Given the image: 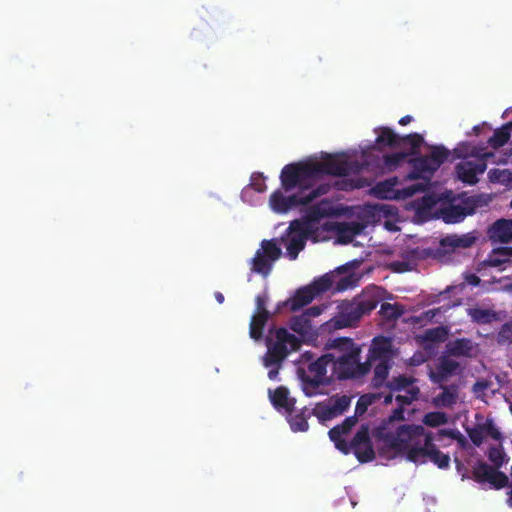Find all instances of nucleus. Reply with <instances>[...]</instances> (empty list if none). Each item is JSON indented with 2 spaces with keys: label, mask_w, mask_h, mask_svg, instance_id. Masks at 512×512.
Returning a JSON list of instances; mask_svg holds the SVG:
<instances>
[{
  "label": "nucleus",
  "mask_w": 512,
  "mask_h": 512,
  "mask_svg": "<svg viewBox=\"0 0 512 512\" xmlns=\"http://www.w3.org/2000/svg\"><path fill=\"white\" fill-rule=\"evenodd\" d=\"M359 187L358 185H354L352 182L350 183H345V186H343L341 189H344V190H352L354 188H357Z\"/></svg>",
  "instance_id": "nucleus-50"
},
{
  "label": "nucleus",
  "mask_w": 512,
  "mask_h": 512,
  "mask_svg": "<svg viewBox=\"0 0 512 512\" xmlns=\"http://www.w3.org/2000/svg\"><path fill=\"white\" fill-rule=\"evenodd\" d=\"M487 434H489L492 438L495 439H498L500 436L499 431L496 428L492 427L491 425H489L487 429Z\"/></svg>",
  "instance_id": "nucleus-46"
},
{
  "label": "nucleus",
  "mask_w": 512,
  "mask_h": 512,
  "mask_svg": "<svg viewBox=\"0 0 512 512\" xmlns=\"http://www.w3.org/2000/svg\"><path fill=\"white\" fill-rule=\"evenodd\" d=\"M456 369L457 363L452 359H446L441 362L436 371L431 372V378L434 382H440L447 374L454 372Z\"/></svg>",
  "instance_id": "nucleus-30"
},
{
  "label": "nucleus",
  "mask_w": 512,
  "mask_h": 512,
  "mask_svg": "<svg viewBox=\"0 0 512 512\" xmlns=\"http://www.w3.org/2000/svg\"><path fill=\"white\" fill-rule=\"evenodd\" d=\"M440 435H448L450 437H453V432L442 430V431H440Z\"/></svg>",
  "instance_id": "nucleus-54"
},
{
  "label": "nucleus",
  "mask_w": 512,
  "mask_h": 512,
  "mask_svg": "<svg viewBox=\"0 0 512 512\" xmlns=\"http://www.w3.org/2000/svg\"><path fill=\"white\" fill-rule=\"evenodd\" d=\"M446 330L442 327H437L435 329H432V330H427L425 332L424 335L420 336V340L422 342H426V341H431V342H436V341H442L445 339L446 337Z\"/></svg>",
  "instance_id": "nucleus-37"
},
{
  "label": "nucleus",
  "mask_w": 512,
  "mask_h": 512,
  "mask_svg": "<svg viewBox=\"0 0 512 512\" xmlns=\"http://www.w3.org/2000/svg\"><path fill=\"white\" fill-rule=\"evenodd\" d=\"M383 224L389 225V224H393V223L389 220H386Z\"/></svg>",
  "instance_id": "nucleus-60"
},
{
  "label": "nucleus",
  "mask_w": 512,
  "mask_h": 512,
  "mask_svg": "<svg viewBox=\"0 0 512 512\" xmlns=\"http://www.w3.org/2000/svg\"><path fill=\"white\" fill-rule=\"evenodd\" d=\"M355 422V419L348 418L341 426H337L329 432L330 439L335 443L336 447L344 453H348L349 448L342 438L355 425Z\"/></svg>",
  "instance_id": "nucleus-22"
},
{
  "label": "nucleus",
  "mask_w": 512,
  "mask_h": 512,
  "mask_svg": "<svg viewBox=\"0 0 512 512\" xmlns=\"http://www.w3.org/2000/svg\"><path fill=\"white\" fill-rule=\"evenodd\" d=\"M325 224H348L347 222H326ZM349 224H353V225H356V224H360L359 222H350Z\"/></svg>",
  "instance_id": "nucleus-53"
},
{
  "label": "nucleus",
  "mask_w": 512,
  "mask_h": 512,
  "mask_svg": "<svg viewBox=\"0 0 512 512\" xmlns=\"http://www.w3.org/2000/svg\"><path fill=\"white\" fill-rule=\"evenodd\" d=\"M488 176L491 182L508 183L512 180V172L509 170L492 169Z\"/></svg>",
  "instance_id": "nucleus-38"
},
{
  "label": "nucleus",
  "mask_w": 512,
  "mask_h": 512,
  "mask_svg": "<svg viewBox=\"0 0 512 512\" xmlns=\"http://www.w3.org/2000/svg\"><path fill=\"white\" fill-rule=\"evenodd\" d=\"M492 224H512V219L500 218L495 220Z\"/></svg>",
  "instance_id": "nucleus-49"
},
{
  "label": "nucleus",
  "mask_w": 512,
  "mask_h": 512,
  "mask_svg": "<svg viewBox=\"0 0 512 512\" xmlns=\"http://www.w3.org/2000/svg\"><path fill=\"white\" fill-rule=\"evenodd\" d=\"M388 228H390V230H397V226H393V225H390V226H387Z\"/></svg>",
  "instance_id": "nucleus-58"
},
{
  "label": "nucleus",
  "mask_w": 512,
  "mask_h": 512,
  "mask_svg": "<svg viewBox=\"0 0 512 512\" xmlns=\"http://www.w3.org/2000/svg\"><path fill=\"white\" fill-rule=\"evenodd\" d=\"M478 207V200L475 197L462 199L453 198L443 200L439 209L435 211V219H442L446 224H456L473 215Z\"/></svg>",
  "instance_id": "nucleus-11"
},
{
  "label": "nucleus",
  "mask_w": 512,
  "mask_h": 512,
  "mask_svg": "<svg viewBox=\"0 0 512 512\" xmlns=\"http://www.w3.org/2000/svg\"><path fill=\"white\" fill-rule=\"evenodd\" d=\"M381 185L385 186V185H392V184L389 181H387V182L382 183Z\"/></svg>",
  "instance_id": "nucleus-59"
},
{
  "label": "nucleus",
  "mask_w": 512,
  "mask_h": 512,
  "mask_svg": "<svg viewBox=\"0 0 512 512\" xmlns=\"http://www.w3.org/2000/svg\"><path fill=\"white\" fill-rule=\"evenodd\" d=\"M466 281H467V283H468V284H470V285H477V284H478V282H479V279H478V277H476V276H474V275H471V276H468V277L466 278Z\"/></svg>",
  "instance_id": "nucleus-48"
},
{
  "label": "nucleus",
  "mask_w": 512,
  "mask_h": 512,
  "mask_svg": "<svg viewBox=\"0 0 512 512\" xmlns=\"http://www.w3.org/2000/svg\"><path fill=\"white\" fill-rule=\"evenodd\" d=\"M375 132L377 133L375 140L377 149L382 150L385 147L398 148L401 146V136L391 128L383 126L375 129Z\"/></svg>",
  "instance_id": "nucleus-20"
},
{
  "label": "nucleus",
  "mask_w": 512,
  "mask_h": 512,
  "mask_svg": "<svg viewBox=\"0 0 512 512\" xmlns=\"http://www.w3.org/2000/svg\"><path fill=\"white\" fill-rule=\"evenodd\" d=\"M391 389L395 393V399L399 404L410 403L419 393L418 387L412 381L402 377L394 380Z\"/></svg>",
  "instance_id": "nucleus-16"
},
{
  "label": "nucleus",
  "mask_w": 512,
  "mask_h": 512,
  "mask_svg": "<svg viewBox=\"0 0 512 512\" xmlns=\"http://www.w3.org/2000/svg\"><path fill=\"white\" fill-rule=\"evenodd\" d=\"M480 389H484V385L482 383H478L475 385V391H479Z\"/></svg>",
  "instance_id": "nucleus-57"
},
{
  "label": "nucleus",
  "mask_w": 512,
  "mask_h": 512,
  "mask_svg": "<svg viewBox=\"0 0 512 512\" xmlns=\"http://www.w3.org/2000/svg\"><path fill=\"white\" fill-rule=\"evenodd\" d=\"M424 423L431 427H437L443 425L447 422V417L444 413L441 412H432L428 413L424 417Z\"/></svg>",
  "instance_id": "nucleus-40"
},
{
  "label": "nucleus",
  "mask_w": 512,
  "mask_h": 512,
  "mask_svg": "<svg viewBox=\"0 0 512 512\" xmlns=\"http://www.w3.org/2000/svg\"><path fill=\"white\" fill-rule=\"evenodd\" d=\"M280 182L285 192L312 188L317 182L312 161H299L285 165L280 173Z\"/></svg>",
  "instance_id": "nucleus-7"
},
{
  "label": "nucleus",
  "mask_w": 512,
  "mask_h": 512,
  "mask_svg": "<svg viewBox=\"0 0 512 512\" xmlns=\"http://www.w3.org/2000/svg\"><path fill=\"white\" fill-rule=\"evenodd\" d=\"M376 396L373 394H366L359 398L357 405H356V413L357 414H363L367 407L373 403Z\"/></svg>",
  "instance_id": "nucleus-42"
},
{
  "label": "nucleus",
  "mask_w": 512,
  "mask_h": 512,
  "mask_svg": "<svg viewBox=\"0 0 512 512\" xmlns=\"http://www.w3.org/2000/svg\"><path fill=\"white\" fill-rule=\"evenodd\" d=\"M408 163L412 166L413 169L405 176V179H423L424 182L415 183L403 187L402 189L396 190L395 194L397 198L407 199L414 196L417 193L426 191L430 185L431 176L437 171L436 169H434V166L429 161L427 155L409 158Z\"/></svg>",
  "instance_id": "nucleus-8"
},
{
  "label": "nucleus",
  "mask_w": 512,
  "mask_h": 512,
  "mask_svg": "<svg viewBox=\"0 0 512 512\" xmlns=\"http://www.w3.org/2000/svg\"><path fill=\"white\" fill-rule=\"evenodd\" d=\"M329 190V184H320L306 196L300 197L296 194L285 196L282 188L277 189L269 197V207L277 214H286L293 208L312 202L315 198L328 193Z\"/></svg>",
  "instance_id": "nucleus-10"
},
{
  "label": "nucleus",
  "mask_w": 512,
  "mask_h": 512,
  "mask_svg": "<svg viewBox=\"0 0 512 512\" xmlns=\"http://www.w3.org/2000/svg\"><path fill=\"white\" fill-rule=\"evenodd\" d=\"M265 300L261 297L257 298V312L253 316L250 324V335L254 339H258L261 336L262 328L267 320V312L264 308Z\"/></svg>",
  "instance_id": "nucleus-21"
},
{
  "label": "nucleus",
  "mask_w": 512,
  "mask_h": 512,
  "mask_svg": "<svg viewBox=\"0 0 512 512\" xmlns=\"http://www.w3.org/2000/svg\"><path fill=\"white\" fill-rule=\"evenodd\" d=\"M409 154L407 152H395L385 154L383 156V163L388 171H394L400 167L404 162H408Z\"/></svg>",
  "instance_id": "nucleus-28"
},
{
  "label": "nucleus",
  "mask_w": 512,
  "mask_h": 512,
  "mask_svg": "<svg viewBox=\"0 0 512 512\" xmlns=\"http://www.w3.org/2000/svg\"><path fill=\"white\" fill-rule=\"evenodd\" d=\"M473 131L476 135L480 134L481 127L479 125L473 127Z\"/></svg>",
  "instance_id": "nucleus-56"
},
{
  "label": "nucleus",
  "mask_w": 512,
  "mask_h": 512,
  "mask_svg": "<svg viewBox=\"0 0 512 512\" xmlns=\"http://www.w3.org/2000/svg\"><path fill=\"white\" fill-rule=\"evenodd\" d=\"M511 207H512V199H511V203H510Z\"/></svg>",
  "instance_id": "nucleus-62"
},
{
  "label": "nucleus",
  "mask_w": 512,
  "mask_h": 512,
  "mask_svg": "<svg viewBox=\"0 0 512 512\" xmlns=\"http://www.w3.org/2000/svg\"><path fill=\"white\" fill-rule=\"evenodd\" d=\"M363 228L364 226H289L280 239V244L286 248L288 256L295 259L308 237L314 242L334 239L338 244L363 245L367 239Z\"/></svg>",
  "instance_id": "nucleus-3"
},
{
  "label": "nucleus",
  "mask_w": 512,
  "mask_h": 512,
  "mask_svg": "<svg viewBox=\"0 0 512 512\" xmlns=\"http://www.w3.org/2000/svg\"><path fill=\"white\" fill-rule=\"evenodd\" d=\"M299 347L298 339L280 328L271 333L268 339V351L263 358V364L269 368L268 377L276 379L281 361L285 356Z\"/></svg>",
  "instance_id": "nucleus-6"
},
{
  "label": "nucleus",
  "mask_w": 512,
  "mask_h": 512,
  "mask_svg": "<svg viewBox=\"0 0 512 512\" xmlns=\"http://www.w3.org/2000/svg\"><path fill=\"white\" fill-rule=\"evenodd\" d=\"M334 351L301 368L299 376L304 393L314 396L332 376L340 379L361 377L368 373L370 363H360L361 349L349 339L334 342Z\"/></svg>",
  "instance_id": "nucleus-1"
},
{
  "label": "nucleus",
  "mask_w": 512,
  "mask_h": 512,
  "mask_svg": "<svg viewBox=\"0 0 512 512\" xmlns=\"http://www.w3.org/2000/svg\"><path fill=\"white\" fill-rule=\"evenodd\" d=\"M487 169V163L482 158L463 160L455 166L457 178L465 184L475 185L478 182V175Z\"/></svg>",
  "instance_id": "nucleus-14"
},
{
  "label": "nucleus",
  "mask_w": 512,
  "mask_h": 512,
  "mask_svg": "<svg viewBox=\"0 0 512 512\" xmlns=\"http://www.w3.org/2000/svg\"><path fill=\"white\" fill-rule=\"evenodd\" d=\"M335 215H338L337 208L331 201L324 199L314 205L308 206L303 216V220L294 219L288 224H313L324 218H329Z\"/></svg>",
  "instance_id": "nucleus-13"
},
{
  "label": "nucleus",
  "mask_w": 512,
  "mask_h": 512,
  "mask_svg": "<svg viewBox=\"0 0 512 512\" xmlns=\"http://www.w3.org/2000/svg\"><path fill=\"white\" fill-rule=\"evenodd\" d=\"M291 429L295 432H303L308 429L306 419L301 415H295L289 418Z\"/></svg>",
  "instance_id": "nucleus-41"
},
{
  "label": "nucleus",
  "mask_w": 512,
  "mask_h": 512,
  "mask_svg": "<svg viewBox=\"0 0 512 512\" xmlns=\"http://www.w3.org/2000/svg\"><path fill=\"white\" fill-rule=\"evenodd\" d=\"M394 355V348L389 339L375 338L370 348L368 361L373 363L375 361H387Z\"/></svg>",
  "instance_id": "nucleus-19"
},
{
  "label": "nucleus",
  "mask_w": 512,
  "mask_h": 512,
  "mask_svg": "<svg viewBox=\"0 0 512 512\" xmlns=\"http://www.w3.org/2000/svg\"><path fill=\"white\" fill-rule=\"evenodd\" d=\"M502 262H503L502 260H496V259H493V258H490V259H489V263H490V265H492V266H497V265H499V264H500V263H502Z\"/></svg>",
  "instance_id": "nucleus-51"
},
{
  "label": "nucleus",
  "mask_w": 512,
  "mask_h": 512,
  "mask_svg": "<svg viewBox=\"0 0 512 512\" xmlns=\"http://www.w3.org/2000/svg\"><path fill=\"white\" fill-rule=\"evenodd\" d=\"M349 405V397H333L324 403L318 404L314 409V413L321 421H326L338 415H341L348 408Z\"/></svg>",
  "instance_id": "nucleus-15"
},
{
  "label": "nucleus",
  "mask_w": 512,
  "mask_h": 512,
  "mask_svg": "<svg viewBox=\"0 0 512 512\" xmlns=\"http://www.w3.org/2000/svg\"><path fill=\"white\" fill-rule=\"evenodd\" d=\"M352 449L357 459L361 462H367L374 458V451L368 440L366 428L361 429L352 442Z\"/></svg>",
  "instance_id": "nucleus-17"
},
{
  "label": "nucleus",
  "mask_w": 512,
  "mask_h": 512,
  "mask_svg": "<svg viewBox=\"0 0 512 512\" xmlns=\"http://www.w3.org/2000/svg\"><path fill=\"white\" fill-rule=\"evenodd\" d=\"M381 451L387 458L401 456L414 463L430 460L439 468L448 467L450 462L448 455L434 447L431 437L424 434L422 426H404L397 429L394 436L384 438Z\"/></svg>",
  "instance_id": "nucleus-2"
},
{
  "label": "nucleus",
  "mask_w": 512,
  "mask_h": 512,
  "mask_svg": "<svg viewBox=\"0 0 512 512\" xmlns=\"http://www.w3.org/2000/svg\"><path fill=\"white\" fill-rule=\"evenodd\" d=\"M423 142V136L418 133H411L405 136H401V146L406 144L411 146L410 151L407 152L409 156L419 154V148L423 144Z\"/></svg>",
  "instance_id": "nucleus-31"
},
{
  "label": "nucleus",
  "mask_w": 512,
  "mask_h": 512,
  "mask_svg": "<svg viewBox=\"0 0 512 512\" xmlns=\"http://www.w3.org/2000/svg\"><path fill=\"white\" fill-rule=\"evenodd\" d=\"M512 130V121L504 124L502 127L496 129L493 135L488 139V144L493 149H498L504 146L510 139Z\"/></svg>",
  "instance_id": "nucleus-24"
},
{
  "label": "nucleus",
  "mask_w": 512,
  "mask_h": 512,
  "mask_svg": "<svg viewBox=\"0 0 512 512\" xmlns=\"http://www.w3.org/2000/svg\"><path fill=\"white\" fill-rule=\"evenodd\" d=\"M411 121H412V117L410 115H406V116H403L402 118H400L399 124L401 126H405V125L409 124Z\"/></svg>",
  "instance_id": "nucleus-47"
},
{
  "label": "nucleus",
  "mask_w": 512,
  "mask_h": 512,
  "mask_svg": "<svg viewBox=\"0 0 512 512\" xmlns=\"http://www.w3.org/2000/svg\"><path fill=\"white\" fill-rule=\"evenodd\" d=\"M449 150L442 145L432 146L431 152L427 155L429 161L434 166V169L438 170L439 167L448 159Z\"/></svg>",
  "instance_id": "nucleus-29"
},
{
  "label": "nucleus",
  "mask_w": 512,
  "mask_h": 512,
  "mask_svg": "<svg viewBox=\"0 0 512 512\" xmlns=\"http://www.w3.org/2000/svg\"><path fill=\"white\" fill-rule=\"evenodd\" d=\"M385 401H386V402H390V401H391V396L386 397V400H385Z\"/></svg>",
  "instance_id": "nucleus-61"
},
{
  "label": "nucleus",
  "mask_w": 512,
  "mask_h": 512,
  "mask_svg": "<svg viewBox=\"0 0 512 512\" xmlns=\"http://www.w3.org/2000/svg\"><path fill=\"white\" fill-rule=\"evenodd\" d=\"M326 308V305L314 306L307 309L303 314L307 315V317L312 320L313 318L320 316Z\"/></svg>",
  "instance_id": "nucleus-45"
},
{
  "label": "nucleus",
  "mask_w": 512,
  "mask_h": 512,
  "mask_svg": "<svg viewBox=\"0 0 512 512\" xmlns=\"http://www.w3.org/2000/svg\"><path fill=\"white\" fill-rule=\"evenodd\" d=\"M489 458L496 465H502L505 462V454L500 448H492L489 453Z\"/></svg>",
  "instance_id": "nucleus-44"
},
{
  "label": "nucleus",
  "mask_w": 512,
  "mask_h": 512,
  "mask_svg": "<svg viewBox=\"0 0 512 512\" xmlns=\"http://www.w3.org/2000/svg\"><path fill=\"white\" fill-rule=\"evenodd\" d=\"M270 400L277 409H283L289 412L293 405L294 399L289 396L286 388L278 387L274 391H269Z\"/></svg>",
  "instance_id": "nucleus-23"
},
{
  "label": "nucleus",
  "mask_w": 512,
  "mask_h": 512,
  "mask_svg": "<svg viewBox=\"0 0 512 512\" xmlns=\"http://www.w3.org/2000/svg\"><path fill=\"white\" fill-rule=\"evenodd\" d=\"M382 291L378 287L368 288L360 299L338 305L337 314L322 325L324 330L342 329L354 325L365 313L373 310L380 300Z\"/></svg>",
  "instance_id": "nucleus-5"
},
{
  "label": "nucleus",
  "mask_w": 512,
  "mask_h": 512,
  "mask_svg": "<svg viewBox=\"0 0 512 512\" xmlns=\"http://www.w3.org/2000/svg\"><path fill=\"white\" fill-rule=\"evenodd\" d=\"M280 254L281 249L277 241L263 240L260 249L257 250L252 259V271L267 275Z\"/></svg>",
  "instance_id": "nucleus-12"
},
{
  "label": "nucleus",
  "mask_w": 512,
  "mask_h": 512,
  "mask_svg": "<svg viewBox=\"0 0 512 512\" xmlns=\"http://www.w3.org/2000/svg\"><path fill=\"white\" fill-rule=\"evenodd\" d=\"M312 166L317 181L325 175L342 177L358 174L362 169L358 161H348L345 153L327 154L322 161H312Z\"/></svg>",
  "instance_id": "nucleus-9"
},
{
  "label": "nucleus",
  "mask_w": 512,
  "mask_h": 512,
  "mask_svg": "<svg viewBox=\"0 0 512 512\" xmlns=\"http://www.w3.org/2000/svg\"><path fill=\"white\" fill-rule=\"evenodd\" d=\"M253 189L258 193H263L266 191L267 186L264 182V176L262 173H254L251 176V183L248 187L244 188L241 193V197L244 198L250 190Z\"/></svg>",
  "instance_id": "nucleus-32"
},
{
  "label": "nucleus",
  "mask_w": 512,
  "mask_h": 512,
  "mask_svg": "<svg viewBox=\"0 0 512 512\" xmlns=\"http://www.w3.org/2000/svg\"><path fill=\"white\" fill-rule=\"evenodd\" d=\"M457 398V393L454 390L445 389L434 399V403L437 406H450L456 402Z\"/></svg>",
  "instance_id": "nucleus-36"
},
{
  "label": "nucleus",
  "mask_w": 512,
  "mask_h": 512,
  "mask_svg": "<svg viewBox=\"0 0 512 512\" xmlns=\"http://www.w3.org/2000/svg\"><path fill=\"white\" fill-rule=\"evenodd\" d=\"M482 475L486 481L496 488L504 487L508 482V478L505 474L490 467L484 466L482 468Z\"/></svg>",
  "instance_id": "nucleus-27"
},
{
  "label": "nucleus",
  "mask_w": 512,
  "mask_h": 512,
  "mask_svg": "<svg viewBox=\"0 0 512 512\" xmlns=\"http://www.w3.org/2000/svg\"><path fill=\"white\" fill-rule=\"evenodd\" d=\"M434 315H435V312L432 310L425 313L426 318H432V317H434Z\"/></svg>",
  "instance_id": "nucleus-55"
},
{
  "label": "nucleus",
  "mask_w": 512,
  "mask_h": 512,
  "mask_svg": "<svg viewBox=\"0 0 512 512\" xmlns=\"http://www.w3.org/2000/svg\"><path fill=\"white\" fill-rule=\"evenodd\" d=\"M475 241V237L471 234L467 235H451L442 240L443 247L466 248L471 246Z\"/></svg>",
  "instance_id": "nucleus-26"
},
{
  "label": "nucleus",
  "mask_w": 512,
  "mask_h": 512,
  "mask_svg": "<svg viewBox=\"0 0 512 512\" xmlns=\"http://www.w3.org/2000/svg\"><path fill=\"white\" fill-rule=\"evenodd\" d=\"M442 201L431 195L424 196L420 201L418 214L423 217L431 216V218L435 219V211L439 209Z\"/></svg>",
  "instance_id": "nucleus-25"
},
{
  "label": "nucleus",
  "mask_w": 512,
  "mask_h": 512,
  "mask_svg": "<svg viewBox=\"0 0 512 512\" xmlns=\"http://www.w3.org/2000/svg\"><path fill=\"white\" fill-rule=\"evenodd\" d=\"M360 276L349 268H339L331 274H326L312 284L299 289L284 305L293 311L312 302L316 297L329 290H345L355 285Z\"/></svg>",
  "instance_id": "nucleus-4"
},
{
  "label": "nucleus",
  "mask_w": 512,
  "mask_h": 512,
  "mask_svg": "<svg viewBox=\"0 0 512 512\" xmlns=\"http://www.w3.org/2000/svg\"><path fill=\"white\" fill-rule=\"evenodd\" d=\"M402 308L397 304L383 303L381 305L380 313L387 319H392L402 314Z\"/></svg>",
  "instance_id": "nucleus-39"
},
{
  "label": "nucleus",
  "mask_w": 512,
  "mask_h": 512,
  "mask_svg": "<svg viewBox=\"0 0 512 512\" xmlns=\"http://www.w3.org/2000/svg\"><path fill=\"white\" fill-rule=\"evenodd\" d=\"M215 297H216V300L219 302V303H222L224 301V297L221 293H216L215 294Z\"/></svg>",
  "instance_id": "nucleus-52"
},
{
  "label": "nucleus",
  "mask_w": 512,
  "mask_h": 512,
  "mask_svg": "<svg viewBox=\"0 0 512 512\" xmlns=\"http://www.w3.org/2000/svg\"><path fill=\"white\" fill-rule=\"evenodd\" d=\"M386 362L387 361H379V364L375 368L374 381L376 385H380L387 376L388 367Z\"/></svg>",
  "instance_id": "nucleus-43"
},
{
  "label": "nucleus",
  "mask_w": 512,
  "mask_h": 512,
  "mask_svg": "<svg viewBox=\"0 0 512 512\" xmlns=\"http://www.w3.org/2000/svg\"><path fill=\"white\" fill-rule=\"evenodd\" d=\"M469 315L475 322L478 323H489L497 319V315L488 309L473 308L469 310Z\"/></svg>",
  "instance_id": "nucleus-33"
},
{
  "label": "nucleus",
  "mask_w": 512,
  "mask_h": 512,
  "mask_svg": "<svg viewBox=\"0 0 512 512\" xmlns=\"http://www.w3.org/2000/svg\"><path fill=\"white\" fill-rule=\"evenodd\" d=\"M450 350L454 355H467L471 356L475 352V348L472 343L468 340H461L455 342Z\"/></svg>",
  "instance_id": "nucleus-35"
},
{
  "label": "nucleus",
  "mask_w": 512,
  "mask_h": 512,
  "mask_svg": "<svg viewBox=\"0 0 512 512\" xmlns=\"http://www.w3.org/2000/svg\"><path fill=\"white\" fill-rule=\"evenodd\" d=\"M490 237L501 242L512 241V226H492L489 231Z\"/></svg>",
  "instance_id": "nucleus-34"
},
{
  "label": "nucleus",
  "mask_w": 512,
  "mask_h": 512,
  "mask_svg": "<svg viewBox=\"0 0 512 512\" xmlns=\"http://www.w3.org/2000/svg\"><path fill=\"white\" fill-rule=\"evenodd\" d=\"M291 328L294 332L299 334L304 341L314 340L319 330L305 314L295 317L291 321ZM320 329H323L322 326Z\"/></svg>",
  "instance_id": "nucleus-18"
}]
</instances>
